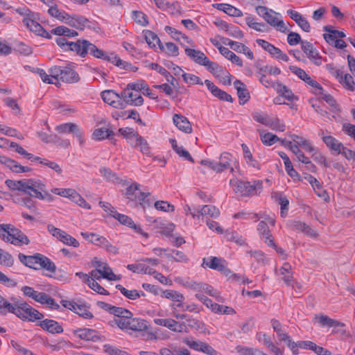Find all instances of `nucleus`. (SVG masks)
Here are the masks:
<instances>
[{"mask_svg":"<svg viewBox=\"0 0 355 355\" xmlns=\"http://www.w3.org/2000/svg\"><path fill=\"white\" fill-rule=\"evenodd\" d=\"M301 47L308 58L316 65H320L322 64L321 57L311 43L307 41H302Z\"/></svg>","mask_w":355,"mask_h":355,"instance_id":"12","label":"nucleus"},{"mask_svg":"<svg viewBox=\"0 0 355 355\" xmlns=\"http://www.w3.org/2000/svg\"><path fill=\"white\" fill-rule=\"evenodd\" d=\"M289 137L298 146L303 147L306 150L309 152H313L314 150V148L311 146L310 142L303 137L296 135H290Z\"/></svg>","mask_w":355,"mask_h":355,"instance_id":"37","label":"nucleus"},{"mask_svg":"<svg viewBox=\"0 0 355 355\" xmlns=\"http://www.w3.org/2000/svg\"><path fill=\"white\" fill-rule=\"evenodd\" d=\"M0 163L4 164L6 167L10 169L14 173H28L32 171V168L28 166H24L19 164L15 160L0 155Z\"/></svg>","mask_w":355,"mask_h":355,"instance_id":"11","label":"nucleus"},{"mask_svg":"<svg viewBox=\"0 0 355 355\" xmlns=\"http://www.w3.org/2000/svg\"><path fill=\"white\" fill-rule=\"evenodd\" d=\"M132 316V313L131 312L128 313V315H122L121 318H114L113 320H111L109 324L110 326L114 327L116 325L119 328L122 330H128V323L130 322V319Z\"/></svg>","mask_w":355,"mask_h":355,"instance_id":"27","label":"nucleus"},{"mask_svg":"<svg viewBox=\"0 0 355 355\" xmlns=\"http://www.w3.org/2000/svg\"><path fill=\"white\" fill-rule=\"evenodd\" d=\"M71 200L80 207L86 209H91L90 205L76 191Z\"/></svg>","mask_w":355,"mask_h":355,"instance_id":"57","label":"nucleus"},{"mask_svg":"<svg viewBox=\"0 0 355 355\" xmlns=\"http://www.w3.org/2000/svg\"><path fill=\"white\" fill-rule=\"evenodd\" d=\"M280 275L283 276V280L287 285H291L293 282V273L291 272V266L288 263H284L280 268Z\"/></svg>","mask_w":355,"mask_h":355,"instance_id":"33","label":"nucleus"},{"mask_svg":"<svg viewBox=\"0 0 355 355\" xmlns=\"http://www.w3.org/2000/svg\"><path fill=\"white\" fill-rule=\"evenodd\" d=\"M63 243L78 248L80 245L79 242L71 235L67 234L65 232L62 234L61 237L59 239Z\"/></svg>","mask_w":355,"mask_h":355,"instance_id":"58","label":"nucleus"},{"mask_svg":"<svg viewBox=\"0 0 355 355\" xmlns=\"http://www.w3.org/2000/svg\"><path fill=\"white\" fill-rule=\"evenodd\" d=\"M313 321L318 322L322 327L327 326L328 327H332L345 326L344 323L331 319L328 315L324 314L315 315Z\"/></svg>","mask_w":355,"mask_h":355,"instance_id":"22","label":"nucleus"},{"mask_svg":"<svg viewBox=\"0 0 355 355\" xmlns=\"http://www.w3.org/2000/svg\"><path fill=\"white\" fill-rule=\"evenodd\" d=\"M230 184L233 187L234 191L243 196H249L256 194L257 190H261L262 189V182L259 181L250 182L240 180H230Z\"/></svg>","mask_w":355,"mask_h":355,"instance_id":"5","label":"nucleus"},{"mask_svg":"<svg viewBox=\"0 0 355 355\" xmlns=\"http://www.w3.org/2000/svg\"><path fill=\"white\" fill-rule=\"evenodd\" d=\"M101 174L110 182H118L119 178L116 173L109 168H102L100 169Z\"/></svg>","mask_w":355,"mask_h":355,"instance_id":"52","label":"nucleus"},{"mask_svg":"<svg viewBox=\"0 0 355 355\" xmlns=\"http://www.w3.org/2000/svg\"><path fill=\"white\" fill-rule=\"evenodd\" d=\"M128 89L131 90H135L137 92L139 91L144 90L148 92L149 87L148 85L146 83L144 80H138L136 83H129L128 85Z\"/></svg>","mask_w":355,"mask_h":355,"instance_id":"54","label":"nucleus"},{"mask_svg":"<svg viewBox=\"0 0 355 355\" xmlns=\"http://www.w3.org/2000/svg\"><path fill=\"white\" fill-rule=\"evenodd\" d=\"M209 259V261H207L206 259H204L202 266L205 265L209 268L216 270L226 276L231 273L230 270L226 266L225 260L216 257H211Z\"/></svg>","mask_w":355,"mask_h":355,"instance_id":"8","label":"nucleus"},{"mask_svg":"<svg viewBox=\"0 0 355 355\" xmlns=\"http://www.w3.org/2000/svg\"><path fill=\"white\" fill-rule=\"evenodd\" d=\"M279 14L275 12L272 10L267 14L266 16H264V19L272 26L277 28V31L286 33L288 31L287 26L282 19H279L277 17Z\"/></svg>","mask_w":355,"mask_h":355,"instance_id":"13","label":"nucleus"},{"mask_svg":"<svg viewBox=\"0 0 355 355\" xmlns=\"http://www.w3.org/2000/svg\"><path fill=\"white\" fill-rule=\"evenodd\" d=\"M73 334L85 340L98 341L100 339L96 331L91 329H79L74 331Z\"/></svg>","mask_w":355,"mask_h":355,"instance_id":"26","label":"nucleus"},{"mask_svg":"<svg viewBox=\"0 0 355 355\" xmlns=\"http://www.w3.org/2000/svg\"><path fill=\"white\" fill-rule=\"evenodd\" d=\"M225 44L229 45L232 49L234 51L238 52V53H242L244 55H245L249 59L253 60L254 55L253 53L251 51V50L244 45L242 43H239L237 42L232 41L229 39H225V40L223 42Z\"/></svg>","mask_w":355,"mask_h":355,"instance_id":"18","label":"nucleus"},{"mask_svg":"<svg viewBox=\"0 0 355 355\" xmlns=\"http://www.w3.org/2000/svg\"><path fill=\"white\" fill-rule=\"evenodd\" d=\"M48 13L53 17L56 18L59 21H64V18L67 16V12H61L58 8V6L56 5H51L49 6V8L48 10Z\"/></svg>","mask_w":355,"mask_h":355,"instance_id":"51","label":"nucleus"},{"mask_svg":"<svg viewBox=\"0 0 355 355\" xmlns=\"http://www.w3.org/2000/svg\"><path fill=\"white\" fill-rule=\"evenodd\" d=\"M225 236L228 241L235 242L236 244L239 245H243L245 243V240L243 239V237L238 234L236 232L226 233Z\"/></svg>","mask_w":355,"mask_h":355,"instance_id":"62","label":"nucleus"},{"mask_svg":"<svg viewBox=\"0 0 355 355\" xmlns=\"http://www.w3.org/2000/svg\"><path fill=\"white\" fill-rule=\"evenodd\" d=\"M265 125L271 128L272 130L284 132L286 129V125L282 123L277 116H269Z\"/></svg>","mask_w":355,"mask_h":355,"instance_id":"32","label":"nucleus"},{"mask_svg":"<svg viewBox=\"0 0 355 355\" xmlns=\"http://www.w3.org/2000/svg\"><path fill=\"white\" fill-rule=\"evenodd\" d=\"M218 50L220 53L224 55L226 58L231 60V62L239 67L243 66V62L241 59L237 56L234 53L230 51L227 48L224 46H219Z\"/></svg>","mask_w":355,"mask_h":355,"instance_id":"30","label":"nucleus"},{"mask_svg":"<svg viewBox=\"0 0 355 355\" xmlns=\"http://www.w3.org/2000/svg\"><path fill=\"white\" fill-rule=\"evenodd\" d=\"M114 218L117 219L121 224L132 227L138 232H141V228L139 227H137L135 224L134 221L128 216L117 213L114 216Z\"/></svg>","mask_w":355,"mask_h":355,"instance_id":"38","label":"nucleus"},{"mask_svg":"<svg viewBox=\"0 0 355 355\" xmlns=\"http://www.w3.org/2000/svg\"><path fill=\"white\" fill-rule=\"evenodd\" d=\"M12 300L13 302H9L7 300H5L3 304L2 309H1L4 313H12L18 317L19 314H20L19 306H21L20 304H22L23 302L19 301L15 298L12 299Z\"/></svg>","mask_w":355,"mask_h":355,"instance_id":"24","label":"nucleus"},{"mask_svg":"<svg viewBox=\"0 0 355 355\" xmlns=\"http://www.w3.org/2000/svg\"><path fill=\"white\" fill-rule=\"evenodd\" d=\"M199 217L200 216H208L211 218H218L220 215V211L215 206L204 205L200 210H198Z\"/></svg>","mask_w":355,"mask_h":355,"instance_id":"34","label":"nucleus"},{"mask_svg":"<svg viewBox=\"0 0 355 355\" xmlns=\"http://www.w3.org/2000/svg\"><path fill=\"white\" fill-rule=\"evenodd\" d=\"M128 87L121 94L124 101L131 105L141 106L144 103L143 97L138 92H132Z\"/></svg>","mask_w":355,"mask_h":355,"instance_id":"14","label":"nucleus"},{"mask_svg":"<svg viewBox=\"0 0 355 355\" xmlns=\"http://www.w3.org/2000/svg\"><path fill=\"white\" fill-rule=\"evenodd\" d=\"M20 306H19L20 314H19L18 318H21V320H28L29 321L33 322L37 320H42L44 317L42 313L33 309L24 302H23Z\"/></svg>","mask_w":355,"mask_h":355,"instance_id":"6","label":"nucleus"},{"mask_svg":"<svg viewBox=\"0 0 355 355\" xmlns=\"http://www.w3.org/2000/svg\"><path fill=\"white\" fill-rule=\"evenodd\" d=\"M276 90L280 94V95L284 97L288 101H292L294 98V95L292 92L284 85L277 83H276Z\"/></svg>","mask_w":355,"mask_h":355,"instance_id":"45","label":"nucleus"},{"mask_svg":"<svg viewBox=\"0 0 355 355\" xmlns=\"http://www.w3.org/2000/svg\"><path fill=\"white\" fill-rule=\"evenodd\" d=\"M128 324V329L135 331H144L146 329L148 326L146 320L140 318H132V316L130 318Z\"/></svg>","mask_w":355,"mask_h":355,"instance_id":"28","label":"nucleus"},{"mask_svg":"<svg viewBox=\"0 0 355 355\" xmlns=\"http://www.w3.org/2000/svg\"><path fill=\"white\" fill-rule=\"evenodd\" d=\"M14 263V259L12 255L0 248V264L10 267Z\"/></svg>","mask_w":355,"mask_h":355,"instance_id":"53","label":"nucleus"},{"mask_svg":"<svg viewBox=\"0 0 355 355\" xmlns=\"http://www.w3.org/2000/svg\"><path fill=\"white\" fill-rule=\"evenodd\" d=\"M132 15H133V18H134L135 21L137 24H139L143 26H145L148 24L146 16L142 12L133 11Z\"/></svg>","mask_w":355,"mask_h":355,"instance_id":"64","label":"nucleus"},{"mask_svg":"<svg viewBox=\"0 0 355 355\" xmlns=\"http://www.w3.org/2000/svg\"><path fill=\"white\" fill-rule=\"evenodd\" d=\"M103 101L115 108H122L123 103L120 101V96L112 90H105L101 92Z\"/></svg>","mask_w":355,"mask_h":355,"instance_id":"15","label":"nucleus"},{"mask_svg":"<svg viewBox=\"0 0 355 355\" xmlns=\"http://www.w3.org/2000/svg\"><path fill=\"white\" fill-rule=\"evenodd\" d=\"M184 51L185 54L188 57H189L196 64L201 66L204 65L208 58L203 52L198 50L187 47L185 48Z\"/></svg>","mask_w":355,"mask_h":355,"instance_id":"21","label":"nucleus"},{"mask_svg":"<svg viewBox=\"0 0 355 355\" xmlns=\"http://www.w3.org/2000/svg\"><path fill=\"white\" fill-rule=\"evenodd\" d=\"M88 286L93 291L101 295H108L109 293L102 287L98 282H96L94 279H91L87 283Z\"/></svg>","mask_w":355,"mask_h":355,"instance_id":"63","label":"nucleus"},{"mask_svg":"<svg viewBox=\"0 0 355 355\" xmlns=\"http://www.w3.org/2000/svg\"><path fill=\"white\" fill-rule=\"evenodd\" d=\"M51 33L53 35H59V36H68V37H75L77 36L78 32L74 30H71L65 26H58L51 31Z\"/></svg>","mask_w":355,"mask_h":355,"instance_id":"39","label":"nucleus"},{"mask_svg":"<svg viewBox=\"0 0 355 355\" xmlns=\"http://www.w3.org/2000/svg\"><path fill=\"white\" fill-rule=\"evenodd\" d=\"M183 342L191 349L202 352L207 355H216L217 352L211 346L200 340H194L186 338Z\"/></svg>","mask_w":355,"mask_h":355,"instance_id":"7","label":"nucleus"},{"mask_svg":"<svg viewBox=\"0 0 355 355\" xmlns=\"http://www.w3.org/2000/svg\"><path fill=\"white\" fill-rule=\"evenodd\" d=\"M258 131L262 143L266 146H271L279 140L277 135L271 132L265 133L262 130H259Z\"/></svg>","mask_w":355,"mask_h":355,"instance_id":"35","label":"nucleus"},{"mask_svg":"<svg viewBox=\"0 0 355 355\" xmlns=\"http://www.w3.org/2000/svg\"><path fill=\"white\" fill-rule=\"evenodd\" d=\"M162 296L175 302H182L184 300V297L182 294L173 290H166L164 291Z\"/></svg>","mask_w":355,"mask_h":355,"instance_id":"47","label":"nucleus"},{"mask_svg":"<svg viewBox=\"0 0 355 355\" xmlns=\"http://www.w3.org/2000/svg\"><path fill=\"white\" fill-rule=\"evenodd\" d=\"M236 352L240 355H264L262 352L258 349L238 345L235 348Z\"/></svg>","mask_w":355,"mask_h":355,"instance_id":"43","label":"nucleus"},{"mask_svg":"<svg viewBox=\"0 0 355 355\" xmlns=\"http://www.w3.org/2000/svg\"><path fill=\"white\" fill-rule=\"evenodd\" d=\"M116 288L119 289L121 293L130 300H136L140 296H144L145 294L143 292L139 293L137 290H128L120 284L116 286Z\"/></svg>","mask_w":355,"mask_h":355,"instance_id":"41","label":"nucleus"},{"mask_svg":"<svg viewBox=\"0 0 355 355\" xmlns=\"http://www.w3.org/2000/svg\"><path fill=\"white\" fill-rule=\"evenodd\" d=\"M18 258L26 266L35 270L44 268L53 273L56 270L55 263L48 257L39 253H36L32 256H27L22 253H19Z\"/></svg>","mask_w":355,"mask_h":355,"instance_id":"2","label":"nucleus"},{"mask_svg":"<svg viewBox=\"0 0 355 355\" xmlns=\"http://www.w3.org/2000/svg\"><path fill=\"white\" fill-rule=\"evenodd\" d=\"M241 147L243 151L244 157L246 159V162L252 167L259 168L258 163L255 159H254L247 145L243 144L241 145Z\"/></svg>","mask_w":355,"mask_h":355,"instance_id":"50","label":"nucleus"},{"mask_svg":"<svg viewBox=\"0 0 355 355\" xmlns=\"http://www.w3.org/2000/svg\"><path fill=\"white\" fill-rule=\"evenodd\" d=\"M127 268L134 272H141L148 275H150L153 269L143 263L129 264L127 266Z\"/></svg>","mask_w":355,"mask_h":355,"instance_id":"49","label":"nucleus"},{"mask_svg":"<svg viewBox=\"0 0 355 355\" xmlns=\"http://www.w3.org/2000/svg\"><path fill=\"white\" fill-rule=\"evenodd\" d=\"M63 21L70 26L83 30L86 26V24L89 22V20L82 16H70L68 13H67V16L64 18V21Z\"/></svg>","mask_w":355,"mask_h":355,"instance_id":"19","label":"nucleus"},{"mask_svg":"<svg viewBox=\"0 0 355 355\" xmlns=\"http://www.w3.org/2000/svg\"><path fill=\"white\" fill-rule=\"evenodd\" d=\"M324 39L325 41L329 44H333V42L336 40V38H343L345 37V34L343 31L336 30L333 35L331 34H324Z\"/></svg>","mask_w":355,"mask_h":355,"instance_id":"61","label":"nucleus"},{"mask_svg":"<svg viewBox=\"0 0 355 355\" xmlns=\"http://www.w3.org/2000/svg\"><path fill=\"white\" fill-rule=\"evenodd\" d=\"M216 77L218 78L224 74L223 67L217 63L210 61L209 58L206 60L203 65Z\"/></svg>","mask_w":355,"mask_h":355,"instance_id":"36","label":"nucleus"},{"mask_svg":"<svg viewBox=\"0 0 355 355\" xmlns=\"http://www.w3.org/2000/svg\"><path fill=\"white\" fill-rule=\"evenodd\" d=\"M234 85L237 90V95L241 105L245 103L250 98V94L245 87V85L239 80L234 82Z\"/></svg>","mask_w":355,"mask_h":355,"instance_id":"25","label":"nucleus"},{"mask_svg":"<svg viewBox=\"0 0 355 355\" xmlns=\"http://www.w3.org/2000/svg\"><path fill=\"white\" fill-rule=\"evenodd\" d=\"M55 42L63 50L75 51L81 57H85L89 52L97 58L103 59L105 56V53L102 50L87 40H78L76 42H72L64 37H58Z\"/></svg>","mask_w":355,"mask_h":355,"instance_id":"1","label":"nucleus"},{"mask_svg":"<svg viewBox=\"0 0 355 355\" xmlns=\"http://www.w3.org/2000/svg\"><path fill=\"white\" fill-rule=\"evenodd\" d=\"M60 79L67 83H75L80 80V77L74 70L70 67H62Z\"/></svg>","mask_w":355,"mask_h":355,"instance_id":"23","label":"nucleus"},{"mask_svg":"<svg viewBox=\"0 0 355 355\" xmlns=\"http://www.w3.org/2000/svg\"><path fill=\"white\" fill-rule=\"evenodd\" d=\"M0 237L5 242H10L15 245H28V237L19 229L11 224L0 225Z\"/></svg>","mask_w":355,"mask_h":355,"instance_id":"3","label":"nucleus"},{"mask_svg":"<svg viewBox=\"0 0 355 355\" xmlns=\"http://www.w3.org/2000/svg\"><path fill=\"white\" fill-rule=\"evenodd\" d=\"M145 39L149 46L154 48L157 43H159V38L151 31H147L145 33Z\"/></svg>","mask_w":355,"mask_h":355,"instance_id":"56","label":"nucleus"},{"mask_svg":"<svg viewBox=\"0 0 355 355\" xmlns=\"http://www.w3.org/2000/svg\"><path fill=\"white\" fill-rule=\"evenodd\" d=\"M23 22L28 28L35 32L37 35H39L41 32L44 33V28L34 19V15L33 17H24Z\"/></svg>","mask_w":355,"mask_h":355,"instance_id":"29","label":"nucleus"},{"mask_svg":"<svg viewBox=\"0 0 355 355\" xmlns=\"http://www.w3.org/2000/svg\"><path fill=\"white\" fill-rule=\"evenodd\" d=\"M76 307V309L74 312L78 314L80 317L85 319H92L94 317L93 314L86 308L85 306L78 304Z\"/></svg>","mask_w":355,"mask_h":355,"instance_id":"60","label":"nucleus"},{"mask_svg":"<svg viewBox=\"0 0 355 355\" xmlns=\"http://www.w3.org/2000/svg\"><path fill=\"white\" fill-rule=\"evenodd\" d=\"M320 135L322 137L323 142L331 150L335 151L338 154L340 152L343 146L342 143L332 136L324 135V130H320Z\"/></svg>","mask_w":355,"mask_h":355,"instance_id":"20","label":"nucleus"},{"mask_svg":"<svg viewBox=\"0 0 355 355\" xmlns=\"http://www.w3.org/2000/svg\"><path fill=\"white\" fill-rule=\"evenodd\" d=\"M268 53L275 58L278 59L279 60H283L285 62H288L289 60V58L288 55L283 53L281 49L279 48L275 47V46H272L270 51H268Z\"/></svg>","mask_w":355,"mask_h":355,"instance_id":"55","label":"nucleus"},{"mask_svg":"<svg viewBox=\"0 0 355 355\" xmlns=\"http://www.w3.org/2000/svg\"><path fill=\"white\" fill-rule=\"evenodd\" d=\"M258 230L262 234L265 243L269 246H275L274 240L269 234L268 227L265 221H261L258 225Z\"/></svg>","mask_w":355,"mask_h":355,"instance_id":"31","label":"nucleus"},{"mask_svg":"<svg viewBox=\"0 0 355 355\" xmlns=\"http://www.w3.org/2000/svg\"><path fill=\"white\" fill-rule=\"evenodd\" d=\"M78 125L73 123H66L56 126L55 130L59 133H75L78 128Z\"/></svg>","mask_w":355,"mask_h":355,"instance_id":"48","label":"nucleus"},{"mask_svg":"<svg viewBox=\"0 0 355 355\" xmlns=\"http://www.w3.org/2000/svg\"><path fill=\"white\" fill-rule=\"evenodd\" d=\"M134 147H140V151L143 154L148 155L150 152V148L147 141L139 135L135 139V144H131Z\"/></svg>","mask_w":355,"mask_h":355,"instance_id":"42","label":"nucleus"},{"mask_svg":"<svg viewBox=\"0 0 355 355\" xmlns=\"http://www.w3.org/2000/svg\"><path fill=\"white\" fill-rule=\"evenodd\" d=\"M17 191H22L40 200L44 199L43 192H45V185L40 180L33 179L21 180Z\"/></svg>","mask_w":355,"mask_h":355,"instance_id":"4","label":"nucleus"},{"mask_svg":"<svg viewBox=\"0 0 355 355\" xmlns=\"http://www.w3.org/2000/svg\"><path fill=\"white\" fill-rule=\"evenodd\" d=\"M232 157L228 153H223L220 155L219 162H215V166L213 170L217 173H221L226 169H230L231 172L234 171L232 166Z\"/></svg>","mask_w":355,"mask_h":355,"instance_id":"10","label":"nucleus"},{"mask_svg":"<svg viewBox=\"0 0 355 355\" xmlns=\"http://www.w3.org/2000/svg\"><path fill=\"white\" fill-rule=\"evenodd\" d=\"M43 330L48 331L50 334H61L63 332L62 327L53 320L45 319L40 321L38 324Z\"/></svg>","mask_w":355,"mask_h":355,"instance_id":"16","label":"nucleus"},{"mask_svg":"<svg viewBox=\"0 0 355 355\" xmlns=\"http://www.w3.org/2000/svg\"><path fill=\"white\" fill-rule=\"evenodd\" d=\"M140 190V185L137 182H133L130 186L126 189L125 195L127 198L131 200H135L137 198L136 191Z\"/></svg>","mask_w":355,"mask_h":355,"instance_id":"59","label":"nucleus"},{"mask_svg":"<svg viewBox=\"0 0 355 355\" xmlns=\"http://www.w3.org/2000/svg\"><path fill=\"white\" fill-rule=\"evenodd\" d=\"M93 137L96 140H102L104 139H110L114 135L112 130L107 128H98L94 131Z\"/></svg>","mask_w":355,"mask_h":355,"instance_id":"44","label":"nucleus"},{"mask_svg":"<svg viewBox=\"0 0 355 355\" xmlns=\"http://www.w3.org/2000/svg\"><path fill=\"white\" fill-rule=\"evenodd\" d=\"M154 322L156 324L164 326L167 327L170 330L175 332H184L187 331V326L184 323H180L175 320L168 318V319H155Z\"/></svg>","mask_w":355,"mask_h":355,"instance_id":"9","label":"nucleus"},{"mask_svg":"<svg viewBox=\"0 0 355 355\" xmlns=\"http://www.w3.org/2000/svg\"><path fill=\"white\" fill-rule=\"evenodd\" d=\"M119 132L121 135L128 139L130 145L133 144V139H135L139 135L137 132L135 131L132 128L128 127L120 128Z\"/></svg>","mask_w":355,"mask_h":355,"instance_id":"46","label":"nucleus"},{"mask_svg":"<svg viewBox=\"0 0 355 355\" xmlns=\"http://www.w3.org/2000/svg\"><path fill=\"white\" fill-rule=\"evenodd\" d=\"M173 121L180 130L185 133H191L192 132L191 123L185 116L179 114H175L173 116Z\"/></svg>","mask_w":355,"mask_h":355,"instance_id":"17","label":"nucleus"},{"mask_svg":"<svg viewBox=\"0 0 355 355\" xmlns=\"http://www.w3.org/2000/svg\"><path fill=\"white\" fill-rule=\"evenodd\" d=\"M196 297L198 299L200 302H202L207 308L210 309L215 313H217L218 312L220 304L214 303L207 297L200 293H196Z\"/></svg>","mask_w":355,"mask_h":355,"instance_id":"40","label":"nucleus"}]
</instances>
